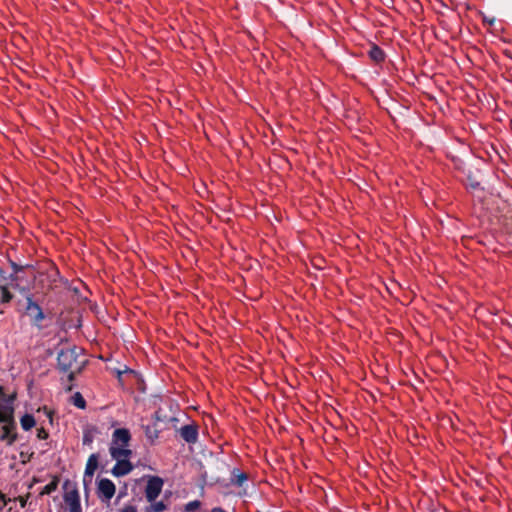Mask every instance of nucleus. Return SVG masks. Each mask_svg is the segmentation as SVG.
<instances>
[{
    "mask_svg": "<svg viewBox=\"0 0 512 512\" xmlns=\"http://www.w3.org/2000/svg\"><path fill=\"white\" fill-rule=\"evenodd\" d=\"M35 418L31 414H25L20 419V424L23 430L28 431L35 426Z\"/></svg>",
    "mask_w": 512,
    "mask_h": 512,
    "instance_id": "dca6fc26",
    "label": "nucleus"
},
{
    "mask_svg": "<svg viewBox=\"0 0 512 512\" xmlns=\"http://www.w3.org/2000/svg\"><path fill=\"white\" fill-rule=\"evenodd\" d=\"M146 438L153 444L159 437L160 430L156 427V423L153 425H142Z\"/></svg>",
    "mask_w": 512,
    "mask_h": 512,
    "instance_id": "4468645a",
    "label": "nucleus"
},
{
    "mask_svg": "<svg viewBox=\"0 0 512 512\" xmlns=\"http://www.w3.org/2000/svg\"><path fill=\"white\" fill-rule=\"evenodd\" d=\"M0 422L3 423L1 427L0 441H5L7 445H12L17 439L16 423L12 416V411L8 410L5 415H0Z\"/></svg>",
    "mask_w": 512,
    "mask_h": 512,
    "instance_id": "7ed1b4c3",
    "label": "nucleus"
},
{
    "mask_svg": "<svg viewBox=\"0 0 512 512\" xmlns=\"http://www.w3.org/2000/svg\"><path fill=\"white\" fill-rule=\"evenodd\" d=\"M99 455L96 453L91 454L88 457L86 466H85V476H93L95 471L98 468Z\"/></svg>",
    "mask_w": 512,
    "mask_h": 512,
    "instance_id": "f8f14e48",
    "label": "nucleus"
},
{
    "mask_svg": "<svg viewBox=\"0 0 512 512\" xmlns=\"http://www.w3.org/2000/svg\"><path fill=\"white\" fill-rule=\"evenodd\" d=\"M7 280L15 282V284L19 283V274H15V272H12L9 276H7Z\"/></svg>",
    "mask_w": 512,
    "mask_h": 512,
    "instance_id": "7c9ffc66",
    "label": "nucleus"
},
{
    "mask_svg": "<svg viewBox=\"0 0 512 512\" xmlns=\"http://www.w3.org/2000/svg\"><path fill=\"white\" fill-rule=\"evenodd\" d=\"M8 501H11V499H7L5 494H3L1 491H0V510H2L5 505L7 504Z\"/></svg>",
    "mask_w": 512,
    "mask_h": 512,
    "instance_id": "c85d7f7f",
    "label": "nucleus"
},
{
    "mask_svg": "<svg viewBox=\"0 0 512 512\" xmlns=\"http://www.w3.org/2000/svg\"><path fill=\"white\" fill-rule=\"evenodd\" d=\"M83 444L84 445H91L93 442V435L90 432H84L83 434Z\"/></svg>",
    "mask_w": 512,
    "mask_h": 512,
    "instance_id": "b1692460",
    "label": "nucleus"
},
{
    "mask_svg": "<svg viewBox=\"0 0 512 512\" xmlns=\"http://www.w3.org/2000/svg\"><path fill=\"white\" fill-rule=\"evenodd\" d=\"M81 349L73 346L62 349L57 355V367L63 373H68V380L73 382L76 374L80 373L84 368L86 361H78Z\"/></svg>",
    "mask_w": 512,
    "mask_h": 512,
    "instance_id": "f257e3e1",
    "label": "nucleus"
},
{
    "mask_svg": "<svg viewBox=\"0 0 512 512\" xmlns=\"http://www.w3.org/2000/svg\"><path fill=\"white\" fill-rule=\"evenodd\" d=\"M5 281H7L6 273L2 268H0V285H4L3 283Z\"/></svg>",
    "mask_w": 512,
    "mask_h": 512,
    "instance_id": "473e14b6",
    "label": "nucleus"
},
{
    "mask_svg": "<svg viewBox=\"0 0 512 512\" xmlns=\"http://www.w3.org/2000/svg\"><path fill=\"white\" fill-rule=\"evenodd\" d=\"M1 303H9L13 299L12 293L8 290L7 285H0Z\"/></svg>",
    "mask_w": 512,
    "mask_h": 512,
    "instance_id": "a211bd4d",
    "label": "nucleus"
},
{
    "mask_svg": "<svg viewBox=\"0 0 512 512\" xmlns=\"http://www.w3.org/2000/svg\"><path fill=\"white\" fill-rule=\"evenodd\" d=\"M482 19L485 24H488L490 26L494 25L496 19L494 17L489 18L488 16L482 14Z\"/></svg>",
    "mask_w": 512,
    "mask_h": 512,
    "instance_id": "c756f323",
    "label": "nucleus"
},
{
    "mask_svg": "<svg viewBox=\"0 0 512 512\" xmlns=\"http://www.w3.org/2000/svg\"><path fill=\"white\" fill-rule=\"evenodd\" d=\"M133 468L132 463L128 459H118L111 472L115 477H122L129 474Z\"/></svg>",
    "mask_w": 512,
    "mask_h": 512,
    "instance_id": "6e6552de",
    "label": "nucleus"
},
{
    "mask_svg": "<svg viewBox=\"0 0 512 512\" xmlns=\"http://www.w3.org/2000/svg\"><path fill=\"white\" fill-rule=\"evenodd\" d=\"M120 512H137V509L134 506L129 505L124 507Z\"/></svg>",
    "mask_w": 512,
    "mask_h": 512,
    "instance_id": "f704fd0d",
    "label": "nucleus"
},
{
    "mask_svg": "<svg viewBox=\"0 0 512 512\" xmlns=\"http://www.w3.org/2000/svg\"><path fill=\"white\" fill-rule=\"evenodd\" d=\"M248 480V474L245 473V472H242L240 471L239 469L237 468H234L232 471H231V477H230V482L231 484L237 486V487H242L243 484Z\"/></svg>",
    "mask_w": 512,
    "mask_h": 512,
    "instance_id": "9b49d317",
    "label": "nucleus"
},
{
    "mask_svg": "<svg viewBox=\"0 0 512 512\" xmlns=\"http://www.w3.org/2000/svg\"><path fill=\"white\" fill-rule=\"evenodd\" d=\"M368 55L375 63H382L386 58V54L383 49L375 44L370 47Z\"/></svg>",
    "mask_w": 512,
    "mask_h": 512,
    "instance_id": "ddd939ff",
    "label": "nucleus"
},
{
    "mask_svg": "<svg viewBox=\"0 0 512 512\" xmlns=\"http://www.w3.org/2000/svg\"><path fill=\"white\" fill-rule=\"evenodd\" d=\"M211 512H226L224 509H222L221 507H215L211 510Z\"/></svg>",
    "mask_w": 512,
    "mask_h": 512,
    "instance_id": "c9c22d12",
    "label": "nucleus"
},
{
    "mask_svg": "<svg viewBox=\"0 0 512 512\" xmlns=\"http://www.w3.org/2000/svg\"><path fill=\"white\" fill-rule=\"evenodd\" d=\"M8 397H9V396H8V395H6V393H5V391H4V388H3L2 386H0V401H1L2 403H6V401H5V400H7V398H8Z\"/></svg>",
    "mask_w": 512,
    "mask_h": 512,
    "instance_id": "2f4dec72",
    "label": "nucleus"
},
{
    "mask_svg": "<svg viewBox=\"0 0 512 512\" xmlns=\"http://www.w3.org/2000/svg\"><path fill=\"white\" fill-rule=\"evenodd\" d=\"M49 436L48 432L44 428H39L37 430V437L41 440L47 439Z\"/></svg>",
    "mask_w": 512,
    "mask_h": 512,
    "instance_id": "cd10ccee",
    "label": "nucleus"
},
{
    "mask_svg": "<svg viewBox=\"0 0 512 512\" xmlns=\"http://www.w3.org/2000/svg\"><path fill=\"white\" fill-rule=\"evenodd\" d=\"M69 512H82L81 504L79 503H68Z\"/></svg>",
    "mask_w": 512,
    "mask_h": 512,
    "instance_id": "393cba45",
    "label": "nucleus"
},
{
    "mask_svg": "<svg viewBox=\"0 0 512 512\" xmlns=\"http://www.w3.org/2000/svg\"><path fill=\"white\" fill-rule=\"evenodd\" d=\"M109 452L111 457L114 460L118 459H128L132 455V450L128 448V446H110Z\"/></svg>",
    "mask_w": 512,
    "mask_h": 512,
    "instance_id": "1a4fd4ad",
    "label": "nucleus"
},
{
    "mask_svg": "<svg viewBox=\"0 0 512 512\" xmlns=\"http://www.w3.org/2000/svg\"><path fill=\"white\" fill-rule=\"evenodd\" d=\"M115 484L108 478L100 479L98 482V495L102 500L109 501L115 494Z\"/></svg>",
    "mask_w": 512,
    "mask_h": 512,
    "instance_id": "39448f33",
    "label": "nucleus"
},
{
    "mask_svg": "<svg viewBox=\"0 0 512 512\" xmlns=\"http://www.w3.org/2000/svg\"><path fill=\"white\" fill-rule=\"evenodd\" d=\"M163 484V480L158 476H151L148 479L145 488V496L147 501L153 502L160 495Z\"/></svg>",
    "mask_w": 512,
    "mask_h": 512,
    "instance_id": "20e7f679",
    "label": "nucleus"
},
{
    "mask_svg": "<svg viewBox=\"0 0 512 512\" xmlns=\"http://www.w3.org/2000/svg\"><path fill=\"white\" fill-rule=\"evenodd\" d=\"M59 477L53 476L52 481L43 487L42 491L40 492V495H49L52 492L56 491L59 485Z\"/></svg>",
    "mask_w": 512,
    "mask_h": 512,
    "instance_id": "2eb2a0df",
    "label": "nucleus"
},
{
    "mask_svg": "<svg viewBox=\"0 0 512 512\" xmlns=\"http://www.w3.org/2000/svg\"><path fill=\"white\" fill-rule=\"evenodd\" d=\"M14 288H15V289H17V290H18L22 295H24L25 297L27 296V294H31V293H30V289H29V288H27V287H22V286H20V284H19V283H16V284L14 285Z\"/></svg>",
    "mask_w": 512,
    "mask_h": 512,
    "instance_id": "a878e982",
    "label": "nucleus"
},
{
    "mask_svg": "<svg viewBox=\"0 0 512 512\" xmlns=\"http://www.w3.org/2000/svg\"><path fill=\"white\" fill-rule=\"evenodd\" d=\"M9 265L10 267L12 268L13 272H15V274H19L20 272H22L24 269H29V268H33L32 265L30 264H26V265H19L18 263H16L15 261L13 260H9Z\"/></svg>",
    "mask_w": 512,
    "mask_h": 512,
    "instance_id": "aec40b11",
    "label": "nucleus"
},
{
    "mask_svg": "<svg viewBox=\"0 0 512 512\" xmlns=\"http://www.w3.org/2000/svg\"><path fill=\"white\" fill-rule=\"evenodd\" d=\"M130 440V431L126 428H118L113 431L111 446H129Z\"/></svg>",
    "mask_w": 512,
    "mask_h": 512,
    "instance_id": "423d86ee",
    "label": "nucleus"
},
{
    "mask_svg": "<svg viewBox=\"0 0 512 512\" xmlns=\"http://www.w3.org/2000/svg\"><path fill=\"white\" fill-rule=\"evenodd\" d=\"M71 485V482L69 480H66L63 487L66 490L64 494V501L66 504L68 503H79L80 502V496L78 489L75 485H73V488L71 490H68V487Z\"/></svg>",
    "mask_w": 512,
    "mask_h": 512,
    "instance_id": "9d476101",
    "label": "nucleus"
},
{
    "mask_svg": "<svg viewBox=\"0 0 512 512\" xmlns=\"http://www.w3.org/2000/svg\"><path fill=\"white\" fill-rule=\"evenodd\" d=\"M468 186L475 190L480 188V182L477 181L472 175H468Z\"/></svg>",
    "mask_w": 512,
    "mask_h": 512,
    "instance_id": "5701e85b",
    "label": "nucleus"
},
{
    "mask_svg": "<svg viewBox=\"0 0 512 512\" xmlns=\"http://www.w3.org/2000/svg\"><path fill=\"white\" fill-rule=\"evenodd\" d=\"M179 433L181 438L189 444H194L198 440V426L195 424L182 426Z\"/></svg>",
    "mask_w": 512,
    "mask_h": 512,
    "instance_id": "0eeeda50",
    "label": "nucleus"
},
{
    "mask_svg": "<svg viewBox=\"0 0 512 512\" xmlns=\"http://www.w3.org/2000/svg\"><path fill=\"white\" fill-rule=\"evenodd\" d=\"M15 397H8L6 401V403H2L0 401V415H5V413H8V410L12 411V414L14 413V408H13V401H14Z\"/></svg>",
    "mask_w": 512,
    "mask_h": 512,
    "instance_id": "f3484780",
    "label": "nucleus"
},
{
    "mask_svg": "<svg viewBox=\"0 0 512 512\" xmlns=\"http://www.w3.org/2000/svg\"><path fill=\"white\" fill-rule=\"evenodd\" d=\"M72 403L79 409H85L86 401L80 392H76L72 396Z\"/></svg>",
    "mask_w": 512,
    "mask_h": 512,
    "instance_id": "6ab92c4d",
    "label": "nucleus"
},
{
    "mask_svg": "<svg viewBox=\"0 0 512 512\" xmlns=\"http://www.w3.org/2000/svg\"><path fill=\"white\" fill-rule=\"evenodd\" d=\"M167 509V506L163 501L152 503L149 510L151 512H164Z\"/></svg>",
    "mask_w": 512,
    "mask_h": 512,
    "instance_id": "412c9836",
    "label": "nucleus"
},
{
    "mask_svg": "<svg viewBox=\"0 0 512 512\" xmlns=\"http://www.w3.org/2000/svg\"><path fill=\"white\" fill-rule=\"evenodd\" d=\"M200 504L201 503L198 500L190 501V502H188L185 505V511L186 512H193V511L197 510L200 507Z\"/></svg>",
    "mask_w": 512,
    "mask_h": 512,
    "instance_id": "4be33fe9",
    "label": "nucleus"
},
{
    "mask_svg": "<svg viewBox=\"0 0 512 512\" xmlns=\"http://www.w3.org/2000/svg\"><path fill=\"white\" fill-rule=\"evenodd\" d=\"M153 418L155 419V421H156V422H158V421H164V417H162V415H161V411H160V410H158V411H156V412L154 413Z\"/></svg>",
    "mask_w": 512,
    "mask_h": 512,
    "instance_id": "72a5a7b5",
    "label": "nucleus"
},
{
    "mask_svg": "<svg viewBox=\"0 0 512 512\" xmlns=\"http://www.w3.org/2000/svg\"><path fill=\"white\" fill-rule=\"evenodd\" d=\"M29 497H30V493H28L26 496H19V497L15 498L14 500L19 502L21 508H24L27 504V500Z\"/></svg>",
    "mask_w": 512,
    "mask_h": 512,
    "instance_id": "bb28decb",
    "label": "nucleus"
},
{
    "mask_svg": "<svg viewBox=\"0 0 512 512\" xmlns=\"http://www.w3.org/2000/svg\"><path fill=\"white\" fill-rule=\"evenodd\" d=\"M18 306V311L29 317L33 326L41 328V323L45 319V314L41 306L34 300L32 294H27L26 301H24V303L19 300Z\"/></svg>",
    "mask_w": 512,
    "mask_h": 512,
    "instance_id": "f03ea898",
    "label": "nucleus"
}]
</instances>
